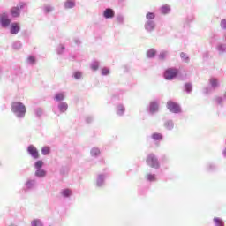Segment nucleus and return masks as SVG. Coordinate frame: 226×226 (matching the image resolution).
I'll list each match as a JSON object with an SVG mask.
<instances>
[{
  "label": "nucleus",
  "mask_w": 226,
  "mask_h": 226,
  "mask_svg": "<svg viewBox=\"0 0 226 226\" xmlns=\"http://www.w3.org/2000/svg\"><path fill=\"white\" fill-rule=\"evenodd\" d=\"M214 223L215 226H225V223L220 217L214 218Z\"/></svg>",
  "instance_id": "nucleus-37"
},
{
  "label": "nucleus",
  "mask_w": 226,
  "mask_h": 226,
  "mask_svg": "<svg viewBox=\"0 0 226 226\" xmlns=\"http://www.w3.org/2000/svg\"><path fill=\"white\" fill-rule=\"evenodd\" d=\"M31 226H43V222L40 219H34L31 222Z\"/></svg>",
  "instance_id": "nucleus-38"
},
{
  "label": "nucleus",
  "mask_w": 226,
  "mask_h": 226,
  "mask_svg": "<svg viewBox=\"0 0 226 226\" xmlns=\"http://www.w3.org/2000/svg\"><path fill=\"white\" fill-rule=\"evenodd\" d=\"M107 179V174L102 173L97 175L95 179L96 188H105V181Z\"/></svg>",
  "instance_id": "nucleus-8"
},
{
  "label": "nucleus",
  "mask_w": 226,
  "mask_h": 226,
  "mask_svg": "<svg viewBox=\"0 0 226 226\" xmlns=\"http://www.w3.org/2000/svg\"><path fill=\"white\" fill-rule=\"evenodd\" d=\"M85 121L86 123H87L88 124L93 123V121H94V117L88 115L85 117Z\"/></svg>",
  "instance_id": "nucleus-44"
},
{
  "label": "nucleus",
  "mask_w": 226,
  "mask_h": 226,
  "mask_svg": "<svg viewBox=\"0 0 226 226\" xmlns=\"http://www.w3.org/2000/svg\"><path fill=\"white\" fill-rule=\"evenodd\" d=\"M215 102L218 105H222L223 103V97H215Z\"/></svg>",
  "instance_id": "nucleus-48"
},
{
  "label": "nucleus",
  "mask_w": 226,
  "mask_h": 226,
  "mask_svg": "<svg viewBox=\"0 0 226 226\" xmlns=\"http://www.w3.org/2000/svg\"><path fill=\"white\" fill-rule=\"evenodd\" d=\"M179 75V71L174 68H169L164 72V79L166 80H174Z\"/></svg>",
  "instance_id": "nucleus-7"
},
{
  "label": "nucleus",
  "mask_w": 226,
  "mask_h": 226,
  "mask_svg": "<svg viewBox=\"0 0 226 226\" xmlns=\"http://www.w3.org/2000/svg\"><path fill=\"white\" fill-rule=\"evenodd\" d=\"M125 112H126V107H124L123 103H119L117 105V107H116L117 116L123 117V116H124Z\"/></svg>",
  "instance_id": "nucleus-14"
},
{
  "label": "nucleus",
  "mask_w": 226,
  "mask_h": 226,
  "mask_svg": "<svg viewBox=\"0 0 226 226\" xmlns=\"http://www.w3.org/2000/svg\"><path fill=\"white\" fill-rule=\"evenodd\" d=\"M203 59H209V52L203 53Z\"/></svg>",
  "instance_id": "nucleus-51"
},
{
  "label": "nucleus",
  "mask_w": 226,
  "mask_h": 226,
  "mask_svg": "<svg viewBox=\"0 0 226 226\" xmlns=\"http://www.w3.org/2000/svg\"><path fill=\"white\" fill-rule=\"evenodd\" d=\"M160 109V104L158 103V101H152L149 103V106L147 108V110L149 114H156Z\"/></svg>",
  "instance_id": "nucleus-11"
},
{
  "label": "nucleus",
  "mask_w": 226,
  "mask_h": 226,
  "mask_svg": "<svg viewBox=\"0 0 226 226\" xmlns=\"http://www.w3.org/2000/svg\"><path fill=\"white\" fill-rule=\"evenodd\" d=\"M100 148L98 147H93L90 150V156H92V158H98V156H100Z\"/></svg>",
  "instance_id": "nucleus-26"
},
{
  "label": "nucleus",
  "mask_w": 226,
  "mask_h": 226,
  "mask_svg": "<svg viewBox=\"0 0 226 226\" xmlns=\"http://www.w3.org/2000/svg\"><path fill=\"white\" fill-rule=\"evenodd\" d=\"M212 89H213V88H212L211 87H206L203 89L204 94H209V93H211Z\"/></svg>",
  "instance_id": "nucleus-47"
},
{
  "label": "nucleus",
  "mask_w": 226,
  "mask_h": 226,
  "mask_svg": "<svg viewBox=\"0 0 226 226\" xmlns=\"http://www.w3.org/2000/svg\"><path fill=\"white\" fill-rule=\"evenodd\" d=\"M64 93H56L54 96L55 102H63L64 100Z\"/></svg>",
  "instance_id": "nucleus-28"
},
{
  "label": "nucleus",
  "mask_w": 226,
  "mask_h": 226,
  "mask_svg": "<svg viewBox=\"0 0 226 226\" xmlns=\"http://www.w3.org/2000/svg\"><path fill=\"white\" fill-rule=\"evenodd\" d=\"M158 51H156V49H150L147 51V59H154V57H156V54Z\"/></svg>",
  "instance_id": "nucleus-23"
},
{
  "label": "nucleus",
  "mask_w": 226,
  "mask_h": 226,
  "mask_svg": "<svg viewBox=\"0 0 226 226\" xmlns=\"http://www.w3.org/2000/svg\"><path fill=\"white\" fill-rule=\"evenodd\" d=\"M74 43H76V45H80V40L79 39H74Z\"/></svg>",
  "instance_id": "nucleus-52"
},
{
  "label": "nucleus",
  "mask_w": 226,
  "mask_h": 226,
  "mask_svg": "<svg viewBox=\"0 0 226 226\" xmlns=\"http://www.w3.org/2000/svg\"><path fill=\"white\" fill-rule=\"evenodd\" d=\"M167 56H169V51L167 50L161 51L158 55L159 61H165V59H167Z\"/></svg>",
  "instance_id": "nucleus-27"
},
{
  "label": "nucleus",
  "mask_w": 226,
  "mask_h": 226,
  "mask_svg": "<svg viewBox=\"0 0 226 226\" xmlns=\"http://www.w3.org/2000/svg\"><path fill=\"white\" fill-rule=\"evenodd\" d=\"M27 63L29 64H34V63H36V58L34 56H30L27 58Z\"/></svg>",
  "instance_id": "nucleus-45"
},
{
  "label": "nucleus",
  "mask_w": 226,
  "mask_h": 226,
  "mask_svg": "<svg viewBox=\"0 0 226 226\" xmlns=\"http://www.w3.org/2000/svg\"><path fill=\"white\" fill-rule=\"evenodd\" d=\"M156 14L154 12H147L146 14L147 21L145 22L144 28L147 33H153L154 29H156V22L154 21V18Z\"/></svg>",
  "instance_id": "nucleus-2"
},
{
  "label": "nucleus",
  "mask_w": 226,
  "mask_h": 226,
  "mask_svg": "<svg viewBox=\"0 0 226 226\" xmlns=\"http://www.w3.org/2000/svg\"><path fill=\"white\" fill-rule=\"evenodd\" d=\"M72 77H73V79H75V80H81L82 72H80V71L74 72L72 74Z\"/></svg>",
  "instance_id": "nucleus-35"
},
{
  "label": "nucleus",
  "mask_w": 226,
  "mask_h": 226,
  "mask_svg": "<svg viewBox=\"0 0 226 226\" xmlns=\"http://www.w3.org/2000/svg\"><path fill=\"white\" fill-rule=\"evenodd\" d=\"M26 151L34 160H38V158H40V152H38V148L34 145H29Z\"/></svg>",
  "instance_id": "nucleus-9"
},
{
  "label": "nucleus",
  "mask_w": 226,
  "mask_h": 226,
  "mask_svg": "<svg viewBox=\"0 0 226 226\" xmlns=\"http://www.w3.org/2000/svg\"><path fill=\"white\" fill-rule=\"evenodd\" d=\"M35 177L41 179L47 176V171L43 169L36 170L34 173Z\"/></svg>",
  "instance_id": "nucleus-22"
},
{
  "label": "nucleus",
  "mask_w": 226,
  "mask_h": 226,
  "mask_svg": "<svg viewBox=\"0 0 226 226\" xmlns=\"http://www.w3.org/2000/svg\"><path fill=\"white\" fill-rule=\"evenodd\" d=\"M209 84L211 86L212 89H216L217 87H220V81L216 78H211L209 79Z\"/></svg>",
  "instance_id": "nucleus-21"
},
{
  "label": "nucleus",
  "mask_w": 226,
  "mask_h": 226,
  "mask_svg": "<svg viewBox=\"0 0 226 226\" xmlns=\"http://www.w3.org/2000/svg\"><path fill=\"white\" fill-rule=\"evenodd\" d=\"M19 32H20V26H19L18 23H12L10 28L11 34H18Z\"/></svg>",
  "instance_id": "nucleus-18"
},
{
  "label": "nucleus",
  "mask_w": 226,
  "mask_h": 226,
  "mask_svg": "<svg viewBox=\"0 0 226 226\" xmlns=\"http://www.w3.org/2000/svg\"><path fill=\"white\" fill-rule=\"evenodd\" d=\"M77 5L75 0H66L64 3V8L65 10H72L73 8H75V6Z\"/></svg>",
  "instance_id": "nucleus-16"
},
{
  "label": "nucleus",
  "mask_w": 226,
  "mask_h": 226,
  "mask_svg": "<svg viewBox=\"0 0 226 226\" xmlns=\"http://www.w3.org/2000/svg\"><path fill=\"white\" fill-rule=\"evenodd\" d=\"M151 137L153 140H163V135L162 133L154 132Z\"/></svg>",
  "instance_id": "nucleus-33"
},
{
  "label": "nucleus",
  "mask_w": 226,
  "mask_h": 226,
  "mask_svg": "<svg viewBox=\"0 0 226 226\" xmlns=\"http://www.w3.org/2000/svg\"><path fill=\"white\" fill-rule=\"evenodd\" d=\"M26 2H19L16 6L11 9L10 11L11 16L13 19H17L20 17V12L22 11V10H24V8H26Z\"/></svg>",
  "instance_id": "nucleus-4"
},
{
  "label": "nucleus",
  "mask_w": 226,
  "mask_h": 226,
  "mask_svg": "<svg viewBox=\"0 0 226 226\" xmlns=\"http://www.w3.org/2000/svg\"><path fill=\"white\" fill-rule=\"evenodd\" d=\"M216 49L218 50L219 54H225V52H226V44L219 43L216 47Z\"/></svg>",
  "instance_id": "nucleus-30"
},
{
  "label": "nucleus",
  "mask_w": 226,
  "mask_h": 226,
  "mask_svg": "<svg viewBox=\"0 0 226 226\" xmlns=\"http://www.w3.org/2000/svg\"><path fill=\"white\" fill-rule=\"evenodd\" d=\"M36 186H38V182L36 181V178H28L24 184L23 192H25V193H27V192H32V190L36 189Z\"/></svg>",
  "instance_id": "nucleus-5"
},
{
  "label": "nucleus",
  "mask_w": 226,
  "mask_h": 226,
  "mask_svg": "<svg viewBox=\"0 0 226 226\" xmlns=\"http://www.w3.org/2000/svg\"><path fill=\"white\" fill-rule=\"evenodd\" d=\"M11 110L17 119H24L26 117V105L20 102H14L11 104Z\"/></svg>",
  "instance_id": "nucleus-1"
},
{
  "label": "nucleus",
  "mask_w": 226,
  "mask_h": 226,
  "mask_svg": "<svg viewBox=\"0 0 226 226\" xmlns=\"http://www.w3.org/2000/svg\"><path fill=\"white\" fill-rule=\"evenodd\" d=\"M90 68L93 72H98L100 68V61L98 60H94L90 64Z\"/></svg>",
  "instance_id": "nucleus-25"
},
{
  "label": "nucleus",
  "mask_w": 226,
  "mask_h": 226,
  "mask_svg": "<svg viewBox=\"0 0 226 226\" xmlns=\"http://www.w3.org/2000/svg\"><path fill=\"white\" fill-rule=\"evenodd\" d=\"M41 153L42 156H49L50 154V147L45 146L41 148Z\"/></svg>",
  "instance_id": "nucleus-29"
},
{
  "label": "nucleus",
  "mask_w": 226,
  "mask_h": 226,
  "mask_svg": "<svg viewBox=\"0 0 226 226\" xmlns=\"http://www.w3.org/2000/svg\"><path fill=\"white\" fill-rule=\"evenodd\" d=\"M116 20L117 24L123 25L124 24V16L123 14H117L116 16Z\"/></svg>",
  "instance_id": "nucleus-34"
},
{
  "label": "nucleus",
  "mask_w": 226,
  "mask_h": 226,
  "mask_svg": "<svg viewBox=\"0 0 226 226\" xmlns=\"http://www.w3.org/2000/svg\"><path fill=\"white\" fill-rule=\"evenodd\" d=\"M44 162L41 160H38L34 162V169H36V170H41L43 168Z\"/></svg>",
  "instance_id": "nucleus-36"
},
{
  "label": "nucleus",
  "mask_w": 226,
  "mask_h": 226,
  "mask_svg": "<svg viewBox=\"0 0 226 226\" xmlns=\"http://www.w3.org/2000/svg\"><path fill=\"white\" fill-rule=\"evenodd\" d=\"M12 49L14 50H20L22 49V42L20 41H16L12 43Z\"/></svg>",
  "instance_id": "nucleus-31"
},
{
  "label": "nucleus",
  "mask_w": 226,
  "mask_h": 226,
  "mask_svg": "<svg viewBox=\"0 0 226 226\" xmlns=\"http://www.w3.org/2000/svg\"><path fill=\"white\" fill-rule=\"evenodd\" d=\"M102 15H103V18L106 19H114V17L116 15V11H114L112 8H106L103 11Z\"/></svg>",
  "instance_id": "nucleus-12"
},
{
  "label": "nucleus",
  "mask_w": 226,
  "mask_h": 226,
  "mask_svg": "<svg viewBox=\"0 0 226 226\" xmlns=\"http://www.w3.org/2000/svg\"><path fill=\"white\" fill-rule=\"evenodd\" d=\"M34 114H35V117H41V116H43V109L40 107L35 108Z\"/></svg>",
  "instance_id": "nucleus-32"
},
{
  "label": "nucleus",
  "mask_w": 226,
  "mask_h": 226,
  "mask_svg": "<svg viewBox=\"0 0 226 226\" xmlns=\"http://www.w3.org/2000/svg\"><path fill=\"white\" fill-rule=\"evenodd\" d=\"M163 126H164L165 130H168L169 132H172V130H174V120L167 119L164 122Z\"/></svg>",
  "instance_id": "nucleus-17"
},
{
  "label": "nucleus",
  "mask_w": 226,
  "mask_h": 226,
  "mask_svg": "<svg viewBox=\"0 0 226 226\" xmlns=\"http://www.w3.org/2000/svg\"><path fill=\"white\" fill-rule=\"evenodd\" d=\"M53 112L54 114H56V116H59V112L56 111V109H53Z\"/></svg>",
  "instance_id": "nucleus-53"
},
{
  "label": "nucleus",
  "mask_w": 226,
  "mask_h": 226,
  "mask_svg": "<svg viewBox=\"0 0 226 226\" xmlns=\"http://www.w3.org/2000/svg\"><path fill=\"white\" fill-rule=\"evenodd\" d=\"M60 194L64 199H70L72 197V190L66 188V189H62L60 192Z\"/></svg>",
  "instance_id": "nucleus-24"
},
{
  "label": "nucleus",
  "mask_w": 226,
  "mask_h": 226,
  "mask_svg": "<svg viewBox=\"0 0 226 226\" xmlns=\"http://www.w3.org/2000/svg\"><path fill=\"white\" fill-rule=\"evenodd\" d=\"M221 27L222 29H226V19L221 21Z\"/></svg>",
  "instance_id": "nucleus-50"
},
{
  "label": "nucleus",
  "mask_w": 226,
  "mask_h": 226,
  "mask_svg": "<svg viewBox=\"0 0 226 226\" xmlns=\"http://www.w3.org/2000/svg\"><path fill=\"white\" fill-rule=\"evenodd\" d=\"M57 109L60 114H64L68 110V103L65 102H60L57 104Z\"/></svg>",
  "instance_id": "nucleus-15"
},
{
  "label": "nucleus",
  "mask_w": 226,
  "mask_h": 226,
  "mask_svg": "<svg viewBox=\"0 0 226 226\" xmlns=\"http://www.w3.org/2000/svg\"><path fill=\"white\" fill-rule=\"evenodd\" d=\"M60 174H61V176H64V174H68V168H66V167H62V168L60 169Z\"/></svg>",
  "instance_id": "nucleus-46"
},
{
  "label": "nucleus",
  "mask_w": 226,
  "mask_h": 226,
  "mask_svg": "<svg viewBox=\"0 0 226 226\" xmlns=\"http://www.w3.org/2000/svg\"><path fill=\"white\" fill-rule=\"evenodd\" d=\"M184 87L185 92L192 93V83H185Z\"/></svg>",
  "instance_id": "nucleus-43"
},
{
  "label": "nucleus",
  "mask_w": 226,
  "mask_h": 226,
  "mask_svg": "<svg viewBox=\"0 0 226 226\" xmlns=\"http://www.w3.org/2000/svg\"><path fill=\"white\" fill-rule=\"evenodd\" d=\"M166 107L171 114H181V106L174 101H168Z\"/></svg>",
  "instance_id": "nucleus-6"
},
{
  "label": "nucleus",
  "mask_w": 226,
  "mask_h": 226,
  "mask_svg": "<svg viewBox=\"0 0 226 226\" xmlns=\"http://www.w3.org/2000/svg\"><path fill=\"white\" fill-rule=\"evenodd\" d=\"M170 5L169 4H164L162 6L160 7L159 11L160 13H162V15H169V13H170Z\"/></svg>",
  "instance_id": "nucleus-19"
},
{
  "label": "nucleus",
  "mask_w": 226,
  "mask_h": 226,
  "mask_svg": "<svg viewBox=\"0 0 226 226\" xmlns=\"http://www.w3.org/2000/svg\"><path fill=\"white\" fill-rule=\"evenodd\" d=\"M145 180L147 183H156L158 178L156 177V174L148 172L145 175Z\"/></svg>",
  "instance_id": "nucleus-13"
},
{
  "label": "nucleus",
  "mask_w": 226,
  "mask_h": 226,
  "mask_svg": "<svg viewBox=\"0 0 226 226\" xmlns=\"http://www.w3.org/2000/svg\"><path fill=\"white\" fill-rule=\"evenodd\" d=\"M10 24H11V19H10V17L6 13H3L0 16V26L1 27L6 28L10 26Z\"/></svg>",
  "instance_id": "nucleus-10"
},
{
  "label": "nucleus",
  "mask_w": 226,
  "mask_h": 226,
  "mask_svg": "<svg viewBox=\"0 0 226 226\" xmlns=\"http://www.w3.org/2000/svg\"><path fill=\"white\" fill-rule=\"evenodd\" d=\"M64 50H66V48L64 47V45L60 44L58 46V48L56 49V54H58L59 56H61V54H63L64 52Z\"/></svg>",
  "instance_id": "nucleus-41"
},
{
  "label": "nucleus",
  "mask_w": 226,
  "mask_h": 226,
  "mask_svg": "<svg viewBox=\"0 0 226 226\" xmlns=\"http://www.w3.org/2000/svg\"><path fill=\"white\" fill-rule=\"evenodd\" d=\"M224 98H226V92H225V94H224Z\"/></svg>",
  "instance_id": "nucleus-55"
},
{
  "label": "nucleus",
  "mask_w": 226,
  "mask_h": 226,
  "mask_svg": "<svg viewBox=\"0 0 226 226\" xmlns=\"http://www.w3.org/2000/svg\"><path fill=\"white\" fill-rule=\"evenodd\" d=\"M119 6H126V0H117Z\"/></svg>",
  "instance_id": "nucleus-49"
},
{
  "label": "nucleus",
  "mask_w": 226,
  "mask_h": 226,
  "mask_svg": "<svg viewBox=\"0 0 226 226\" xmlns=\"http://www.w3.org/2000/svg\"><path fill=\"white\" fill-rule=\"evenodd\" d=\"M109 74H110V70H109V68L104 67L102 69L101 75H102L103 77H106L107 75H109Z\"/></svg>",
  "instance_id": "nucleus-42"
},
{
  "label": "nucleus",
  "mask_w": 226,
  "mask_h": 226,
  "mask_svg": "<svg viewBox=\"0 0 226 226\" xmlns=\"http://www.w3.org/2000/svg\"><path fill=\"white\" fill-rule=\"evenodd\" d=\"M216 169H218V167L216 166V164H215L213 162H208L205 166V170L207 172H215L216 170Z\"/></svg>",
  "instance_id": "nucleus-20"
},
{
  "label": "nucleus",
  "mask_w": 226,
  "mask_h": 226,
  "mask_svg": "<svg viewBox=\"0 0 226 226\" xmlns=\"http://www.w3.org/2000/svg\"><path fill=\"white\" fill-rule=\"evenodd\" d=\"M222 154H223V156H225V158H226V148H224V150L222 151Z\"/></svg>",
  "instance_id": "nucleus-54"
},
{
  "label": "nucleus",
  "mask_w": 226,
  "mask_h": 226,
  "mask_svg": "<svg viewBox=\"0 0 226 226\" xmlns=\"http://www.w3.org/2000/svg\"><path fill=\"white\" fill-rule=\"evenodd\" d=\"M51 11H54V7L50 5H45L43 7V12L47 15V13H51Z\"/></svg>",
  "instance_id": "nucleus-40"
},
{
  "label": "nucleus",
  "mask_w": 226,
  "mask_h": 226,
  "mask_svg": "<svg viewBox=\"0 0 226 226\" xmlns=\"http://www.w3.org/2000/svg\"><path fill=\"white\" fill-rule=\"evenodd\" d=\"M180 57H181L182 61H184L185 63H190V56H188L186 55V53L181 52L180 53Z\"/></svg>",
  "instance_id": "nucleus-39"
},
{
  "label": "nucleus",
  "mask_w": 226,
  "mask_h": 226,
  "mask_svg": "<svg viewBox=\"0 0 226 226\" xmlns=\"http://www.w3.org/2000/svg\"><path fill=\"white\" fill-rule=\"evenodd\" d=\"M146 162L151 169H154L155 170L160 169V161H158V157L154 154H149L147 156Z\"/></svg>",
  "instance_id": "nucleus-3"
}]
</instances>
